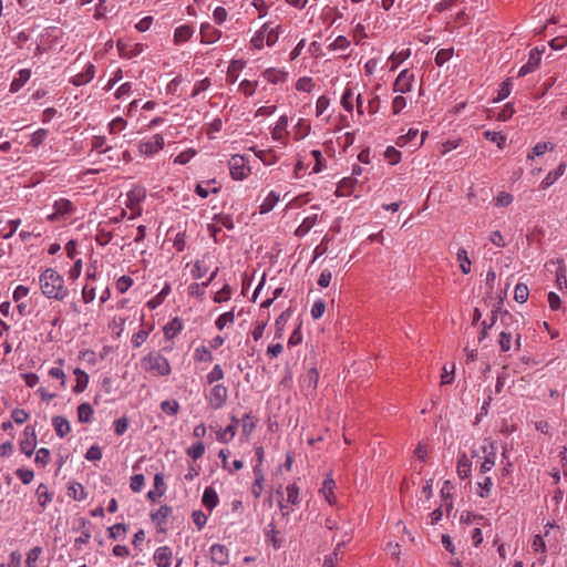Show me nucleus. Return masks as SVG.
<instances>
[{
    "instance_id": "obj_44",
    "label": "nucleus",
    "mask_w": 567,
    "mask_h": 567,
    "mask_svg": "<svg viewBox=\"0 0 567 567\" xmlns=\"http://www.w3.org/2000/svg\"><path fill=\"white\" fill-rule=\"evenodd\" d=\"M267 31V25H261L258 31L255 32L250 40L251 48L256 50H261L264 45L266 44V35L265 32Z\"/></svg>"
},
{
    "instance_id": "obj_54",
    "label": "nucleus",
    "mask_w": 567,
    "mask_h": 567,
    "mask_svg": "<svg viewBox=\"0 0 567 567\" xmlns=\"http://www.w3.org/2000/svg\"><path fill=\"white\" fill-rule=\"evenodd\" d=\"M235 321L234 311H227L221 313L215 321V326L218 330H223L227 324H230Z\"/></svg>"
},
{
    "instance_id": "obj_59",
    "label": "nucleus",
    "mask_w": 567,
    "mask_h": 567,
    "mask_svg": "<svg viewBox=\"0 0 567 567\" xmlns=\"http://www.w3.org/2000/svg\"><path fill=\"white\" fill-rule=\"evenodd\" d=\"M205 453V445L202 441L194 443L187 450V455L192 457L194 461L200 458Z\"/></svg>"
},
{
    "instance_id": "obj_39",
    "label": "nucleus",
    "mask_w": 567,
    "mask_h": 567,
    "mask_svg": "<svg viewBox=\"0 0 567 567\" xmlns=\"http://www.w3.org/2000/svg\"><path fill=\"white\" fill-rule=\"evenodd\" d=\"M419 130L410 128L405 134L400 135L396 140V145L404 147L406 145L413 146V143H417Z\"/></svg>"
},
{
    "instance_id": "obj_18",
    "label": "nucleus",
    "mask_w": 567,
    "mask_h": 567,
    "mask_svg": "<svg viewBox=\"0 0 567 567\" xmlns=\"http://www.w3.org/2000/svg\"><path fill=\"white\" fill-rule=\"evenodd\" d=\"M257 158H259L264 165L271 166L276 164L279 159L278 155L272 148L261 150L257 146H252L249 148Z\"/></svg>"
},
{
    "instance_id": "obj_48",
    "label": "nucleus",
    "mask_w": 567,
    "mask_h": 567,
    "mask_svg": "<svg viewBox=\"0 0 567 567\" xmlns=\"http://www.w3.org/2000/svg\"><path fill=\"white\" fill-rule=\"evenodd\" d=\"M225 377V372L220 364H215L213 369L207 373L206 380L209 384H216L218 381L223 380Z\"/></svg>"
},
{
    "instance_id": "obj_10",
    "label": "nucleus",
    "mask_w": 567,
    "mask_h": 567,
    "mask_svg": "<svg viewBox=\"0 0 567 567\" xmlns=\"http://www.w3.org/2000/svg\"><path fill=\"white\" fill-rule=\"evenodd\" d=\"M413 82H414V74L412 72H410L408 69H404L399 73V75L393 84V91L395 93H401V94L408 93L412 90Z\"/></svg>"
},
{
    "instance_id": "obj_26",
    "label": "nucleus",
    "mask_w": 567,
    "mask_h": 567,
    "mask_svg": "<svg viewBox=\"0 0 567 567\" xmlns=\"http://www.w3.org/2000/svg\"><path fill=\"white\" fill-rule=\"evenodd\" d=\"M202 503L209 512L218 505L219 497L214 487L208 486L204 489Z\"/></svg>"
},
{
    "instance_id": "obj_32",
    "label": "nucleus",
    "mask_w": 567,
    "mask_h": 567,
    "mask_svg": "<svg viewBox=\"0 0 567 567\" xmlns=\"http://www.w3.org/2000/svg\"><path fill=\"white\" fill-rule=\"evenodd\" d=\"M184 328V324L181 319L174 318L169 322H167L164 327L165 338L171 340L174 339Z\"/></svg>"
},
{
    "instance_id": "obj_64",
    "label": "nucleus",
    "mask_w": 567,
    "mask_h": 567,
    "mask_svg": "<svg viewBox=\"0 0 567 567\" xmlns=\"http://www.w3.org/2000/svg\"><path fill=\"white\" fill-rule=\"evenodd\" d=\"M511 92H512V81L506 80L501 84L498 92H497V96L495 97L494 101L501 102V101L505 100L506 97L509 96Z\"/></svg>"
},
{
    "instance_id": "obj_36",
    "label": "nucleus",
    "mask_w": 567,
    "mask_h": 567,
    "mask_svg": "<svg viewBox=\"0 0 567 567\" xmlns=\"http://www.w3.org/2000/svg\"><path fill=\"white\" fill-rule=\"evenodd\" d=\"M74 374L76 377V380H75V385L73 386V392L81 393L86 389V386L89 384V375L86 372H84L80 368H76L74 370Z\"/></svg>"
},
{
    "instance_id": "obj_7",
    "label": "nucleus",
    "mask_w": 567,
    "mask_h": 567,
    "mask_svg": "<svg viewBox=\"0 0 567 567\" xmlns=\"http://www.w3.org/2000/svg\"><path fill=\"white\" fill-rule=\"evenodd\" d=\"M164 137L161 134H155L148 140L140 143L138 151L141 154L151 157L158 153L164 147Z\"/></svg>"
},
{
    "instance_id": "obj_4",
    "label": "nucleus",
    "mask_w": 567,
    "mask_h": 567,
    "mask_svg": "<svg viewBox=\"0 0 567 567\" xmlns=\"http://www.w3.org/2000/svg\"><path fill=\"white\" fill-rule=\"evenodd\" d=\"M227 399L228 389L221 383L214 384L206 394V400L213 410L221 409L225 405Z\"/></svg>"
},
{
    "instance_id": "obj_12",
    "label": "nucleus",
    "mask_w": 567,
    "mask_h": 567,
    "mask_svg": "<svg viewBox=\"0 0 567 567\" xmlns=\"http://www.w3.org/2000/svg\"><path fill=\"white\" fill-rule=\"evenodd\" d=\"M200 42L204 44H213L217 42L221 37V31L216 29L209 22H204L200 24L199 29Z\"/></svg>"
},
{
    "instance_id": "obj_16",
    "label": "nucleus",
    "mask_w": 567,
    "mask_h": 567,
    "mask_svg": "<svg viewBox=\"0 0 567 567\" xmlns=\"http://www.w3.org/2000/svg\"><path fill=\"white\" fill-rule=\"evenodd\" d=\"M95 74V66L92 63H87L84 70L70 80V82L75 86H82L91 82Z\"/></svg>"
},
{
    "instance_id": "obj_47",
    "label": "nucleus",
    "mask_w": 567,
    "mask_h": 567,
    "mask_svg": "<svg viewBox=\"0 0 567 567\" xmlns=\"http://www.w3.org/2000/svg\"><path fill=\"white\" fill-rule=\"evenodd\" d=\"M484 137L489 142L496 143L497 147L501 150L505 147L506 136L501 132L485 131Z\"/></svg>"
},
{
    "instance_id": "obj_30",
    "label": "nucleus",
    "mask_w": 567,
    "mask_h": 567,
    "mask_svg": "<svg viewBox=\"0 0 567 567\" xmlns=\"http://www.w3.org/2000/svg\"><path fill=\"white\" fill-rule=\"evenodd\" d=\"M318 220H319L318 214H312V215L303 218V220L301 221V224L297 227V229L295 231L296 236H298V237L306 236L311 230V228L318 223Z\"/></svg>"
},
{
    "instance_id": "obj_22",
    "label": "nucleus",
    "mask_w": 567,
    "mask_h": 567,
    "mask_svg": "<svg viewBox=\"0 0 567 567\" xmlns=\"http://www.w3.org/2000/svg\"><path fill=\"white\" fill-rule=\"evenodd\" d=\"M288 123H289V120H288L287 115H281L278 118V121L276 122V125L271 130V137L274 141L279 142L281 144H286L285 132L288 127Z\"/></svg>"
},
{
    "instance_id": "obj_13",
    "label": "nucleus",
    "mask_w": 567,
    "mask_h": 567,
    "mask_svg": "<svg viewBox=\"0 0 567 567\" xmlns=\"http://www.w3.org/2000/svg\"><path fill=\"white\" fill-rule=\"evenodd\" d=\"M357 113L363 115L365 112L369 114H375L379 111L380 99L378 95L369 100V105L364 106V100L361 94L355 96Z\"/></svg>"
},
{
    "instance_id": "obj_34",
    "label": "nucleus",
    "mask_w": 567,
    "mask_h": 567,
    "mask_svg": "<svg viewBox=\"0 0 567 567\" xmlns=\"http://www.w3.org/2000/svg\"><path fill=\"white\" fill-rule=\"evenodd\" d=\"M40 507L45 508L53 499V493L49 492L45 484L41 483L35 491Z\"/></svg>"
},
{
    "instance_id": "obj_42",
    "label": "nucleus",
    "mask_w": 567,
    "mask_h": 567,
    "mask_svg": "<svg viewBox=\"0 0 567 567\" xmlns=\"http://www.w3.org/2000/svg\"><path fill=\"white\" fill-rule=\"evenodd\" d=\"M554 145L550 142L537 143L527 155L528 161H533L535 157L544 155L548 151H553Z\"/></svg>"
},
{
    "instance_id": "obj_50",
    "label": "nucleus",
    "mask_w": 567,
    "mask_h": 567,
    "mask_svg": "<svg viewBox=\"0 0 567 567\" xmlns=\"http://www.w3.org/2000/svg\"><path fill=\"white\" fill-rule=\"evenodd\" d=\"M127 528L124 524L117 523L109 528V537L111 539H124Z\"/></svg>"
},
{
    "instance_id": "obj_27",
    "label": "nucleus",
    "mask_w": 567,
    "mask_h": 567,
    "mask_svg": "<svg viewBox=\"0 0 567 567\" xmlns=\"http://www.w3.org/2000/svg\"><path fill=\"white\" fill-rule=\"evenodd\" d=\"M194 32L195 30L190 24L179 25L174 31V42L176 44L185 43L193 37Z\"/></svg>"
},
{
    "instance_id": "obj_21",
    "label": "nucleus",
    "mask_w": 567,
    "mask_h": 567,
    "mask_svg": "<svg viewBox=\"0 0 567 567\" xmlns=\"http://www.w3.org/2000/svg\"><path fill=\"white\" fill-rule=\"evenodd\" d=\"M567 168V164L561 162L554 171H550L545 178L540 182V188L547 189L550 187L558 178H560Z\"/></svg>"
},
{
    "instance_id": "obj_60",
    "label": "nucleus",
    "mask_w": 567,
    "mask_h": 567,
    "mask_svg": "<svg viewBox=\"0 0 567 567\" xmlns=\"http://www.w3.org/2000/svg\"><path fill=\"white\" fill-rule=\"evenodd\" d=\"M350 41L344 35H339L330 43L329 49L331 51H344L350 47Z\"/></svg>"
},
{
    "instance_id": "obj_17",
    "label": "nucleus",
    "mask_w": 567,
    "mask_h": 567,
    "mask_svg": "<svg viewBox=\"0 0 567 567\" xmlns=\"http://www.w3.org/2000/svg\"><path fill=\"white\" fill-rule=\"evenodd\" d=\"M336 487H337V484H336L332 475L328 474L327 477L323 481V484H322V487L320 489V493L322 494L324 499L330 505H336L337 504V497L334 495Z\"/></svg>"
},
{
    "instance_id": "obj_55",
    "label": "nucleus",
    "mask_w": 567,
    "mask_h": 567,
    "mask_svg": "<svg viewBox=\"0 0 567 567\" xmlns=\"http://www.w3.org/2000/svg\"><path fill=\"white\" fill-rule=\"evenodd\" d=\"M194 359L199 362H210L213 354L205 346L197 347L194 351Z\"/></svg>"
},
{
    "instance_id": "obj_29",
    "label": "nucleus",
    "mask_w": 567,
    "mask_h": 567,
    "mask_svg": "<svg viewBox=\"0 0 567 567\" xmlns=\"http://www.w3.org/2000/svg\"><path fill=\"white\" fill-rule=\"evenodd\" d=\"M280 200V194L276 190H270L268 195L265 197L262 203L259 206V213L260 214H268L270 213L277 203Z\"/></svg>"
},
{
    "instance_id": "obj_37",
    "label": "nucleus",
    "mask_w": 567,
    "mask_h": 567,
    "mask_svg": "<svg viewBox=\"0 0 567 567\" xmlns=\"http://www.w3.org/2000/svg\"><path fill=\"white\" fill-rule=\"evenodd\" d=\"M90 524L86 519H81V536L74 539V546L81 550L83 545H86L91 539V530L86 527Z\"/></svg>"
},
{
    "instance_id": "obj_3",
    "label": "nucleus",
    "mask_w": 567,
    "mask_h": 567,
    "mask_svg": "<svg viewBox=\"0 0 567 567\" xmlns=\"http://www.w3.org/2000/svg\"><path fill=\"white\" fill-rule=\"evenodd\" d=\"M301 503L300 488L296 482L286 486V498L279 502L282 516H288Z\"/></svg>"
},
{
    "instance_id": "obj_56",
    "label": "nucleus",
    "mask_w": 567,
    "mask_h": 567,
    "mask_svg": "<svg viewBox=\"0 0 567 567\" xmlns=\"http://www.w3.org/2000/svg\"><path fill=\"white\" fill-rule=\"evenodd\" d=\"M190 272L193 278L200 279L208 272V266L204 260H196Z\"/></svg>"
},
{
    "instance_id": "obj_24",
    "label": "nucleus",
    "mask_w": 567,
    "mask_h": 567,
    "mask_svg": "<svg viewBox=\"0 0 567 567\" xmlns=\"http://www.w3.org/2000/svg\"><path fill=\"white\" fill-rule=\"evenodd\" d=\"M252 471H254L255 481L251 486V494L256 498H259L264 492L265 475H264L261 467H259V465H255Z\"/></svg>"
},
{
    "instance_id": "obj_14",
    "label": "nucleus",
    "mask_w": 567,
    "mask_h": 567,
    "mask_svg": "<svg viewBox=\"0 0 567 567\" xmlns=\"http://www.w3.org/2000/svg\"><path fill=\"white\" fill-rule=\"evenodd\" d=\"M238 423V419L236 416H231V423L225 429H220L216 432L217 441L220 443H229L237 433Z\"/></svg>"
},
{
    "instance_id": "obj_46",
    "label": "nucleus",
    "mask_w": 567,
    "mask_h": 567,
    "mask_svg": "<svg viewBox=\"0 0 567 567\" xmlns=\"http://www.w3.org/2000/svg\"><path fill=\"white\" fill-rule=\"evenodd\" d=\"M457 261L460 264L461 271L464 275L471 271V260L468 259L467 251L464 248H460L456 254Z\"/></svg>"
},
{
    "instance_id": "obj_58",
    "label": "nucleus",
    "mask_w": 567,
    "mask_h": 567,
    "mask_svg": "<svg viewBox=\"0 0 567 567\" xmlns=\"http://www.w3.org/2000/svg\"><path fill=\"white\" fill-rule=\"evenodd\" d=\"M233 290L229 285L225 284L220 290L214 296V301L217 303L226 302L231 298Z\"/></svg>"
},
{
    "instance_id": "obj_1",
    "label": "nucleus",
    "mask_w": 567,
    "mask_h": 567,
    "mask_svg": "<svg viewBox=\"0 0 567 567\" xmlns=\"http://www.w3.org/2000/svg\"><path fill=\"white\" fill-rule=\"evenodd\" d=\"M41 292L48 299L64 300L69 290L64 285V278L53 268H47L39 276Z\"/></svg>"
},
{
    "instance_id": "obj_63",
    "label": "nucleus",
    "mask_w": 567,
    "mask_h": 567,
    "mask_svg": "<svg viewBox=\"0 0 567 567\" xmlns=\"http://www.w3.org/2000/svg\"><path fill=\"white\" fill-rule=\"evenodd\" d=\"M529 290L526 285L518 284L514 290V298L517 302H525L528 299Z\"/></svg>"
},
{
    "instance_id": "obj_25",
    "label": "nucleus",
    "mask_w": 567,
    "mask_h": 567,
    "mask_svg": "<svg viewBox=\"0 0 567 567\" xmlns=\"http://www.w3.org/2000/svg\"><path fill=\"white\" fill-rule=\"evenodd\" d=\"M52 426L55 431V434L61 439L66 436L71 432L70 422L64 416H60V415L53 416L52 417Z\"/></svg>"
},
{
    "instance_id": "obj_5",
    "label": "nucleus",
    "mask_w": 567,
    "mask_h": 567,
    "mask_svg": "<svg viewBox=\"0 0 567 567\" xmlns=\"http://www.w3.org/2000/svg\"><path fill=\"white\" fill-rule=\"evenodd\" d=\"M74 206L71 200L66 198H60L53 204V212L47 216L48 220H64L71 216L74 212Z\"/></svg>"
},
{
    "instance_id": "obj_41",
    "label": "nucleus",
    "mask_w": 567,
    "mask_h": 567,
    "mask_svg": "<svg viewBox=\"0 0 567 567\" xmlns=\"http://www.w3.org/2000/svg\"><path fill=\"white\" fill-rule=\"evenodd\" d=\"M262 25H267V31L265 32V35H266V44L268 47H272L276 44V42L278 41L279 39V34H280V27L279 25H274L272 23L270 22H266L264 23Z\"/></svg>"
},
{
    "instance_id": "obj_53",
    "label": "nucleus",
    "mask_w": 567,
    "mask_h": 567,
    "mask_svg": "<svg viewBox=\"0 0 567 567\" xmlns=\"http://www.w3.org/2000/svg\"><path fill=\"white\" fill-rule=\"evenodd\" d=\"M352 100H353V90L350 85H348L343 93H342V96H341V105L343 106V109L347 111V112H352L353 111V104H352Z\"/></svg>"
},
{
    "instance_id": "obj_15",
    "label": "nucleus",
    "mask_w": 567,
    "mask_h": 567,
    "mask_svg": "<svg viewBox=\"0 0 567 567\" xmlns=\"http://www.w3.org/2000/svg\"><path fill=\"white\" fill-rule=\"evenodd\" d=\"M209 553L214 563L220 566L228 564L229 550L225 545L214 544L210 546Z\"/></svg>"
},
{
    "instance_id": "obj_51",
    "label": "nucleus",
    "mask_w": 567,
    "mask_h": 567,
    "mask_svg": "<svg viewBox=\"0 0 567 567\" xmlns=\"http://www.w3.org/2000/svg\"><path fill=\"white\" fill-rule=\"evenodd\" d=\"M171 292V286L168 284H165V286L162 288V290L147 302V306L151 309H155L158 305L163 302V300L168 296Z\"/></svg>"
},
{
    "instance_id": "obj_33",
    "label": "nucleus",
    "mask_w": 567,
    "mask_h": 567,
    "mask_svg": "<svg viewBox=\"0 0 567 567\" xmlns=\"http://www.w3.org/2000/svg\"><path fill=\"white\" fill-rule=\"evenodd\" d=\"M31 78V71L29 69H22L18 72V75L13 79L10 84L11 92H18Z\"/></svg>"
},
{
    "instance_id": "obj_23",
    "label": "nucleus",
    "mask_w": 567,
    "mask_h": 567,
    "mask_svg": "<svg viewBox=\"0 0 567 567\" xmlns=\"http://www.w3.org/2000/svg\"><path fill=\"white\" fill-rule=\"evenodd\" d=\"M165 491L164 475L162 473H156L154 476V489L147 493L148 499L156 501L165 494Z\"/></svg>"
},
{
    "instance_id": "obj_52",
    "label": "nucleus",
    "mask_w": 567,
    "mask_h": 567,
    "mask_svg": "<svg viewBox=\"0 0 567 567\" xmlns=\"http://www.w3.org/2000/svg\"><path fill=\"white\" fill-rule=\"evenodd\" d=\"M241 427H243V436L246 437V440L249 439L250 434L256 427V423L252 421V417L249 413H246L241 419Z\"/></svg>"
},
{
    "instance_id": "obj_38",
    "label": "nucleus",
    "mask_w": 567,
    "mask_h": 567,
    "mask_svg": "<svg viewBox=\"0 0 567 567\" xmlns=\"http://www.w3.org/2000/svg\"><path fill=\"white\" fill-rule=\"evenodd\" d=\"M94 410L90 403H82L78 406V420L80 423H91Z\"/></svg>"
},
{
    "instance_id": "obj_31",
    "label": "nucleus",
    "mask_w": 567,
    "mask_h": 567,
    "mask_svg": "<svg viewBox=\"0 0 567 567\" xmlns=\"http://www.w3.org/2000/svg\"><path fill=\"white\" fill-rule=\"evenodd\" d=\"M456 472L460 478L464 480L471 475L472 462L465 453L461 454L457 460Z\"/></svg>"
},
{
    "instance_id": "obj_45",
    "label": "nucleus",
    "mask_w": 567,
    "mask_h": 567,
    "mask_svg": "<svg viewBox=\"0 0 567 567\" xmlns=\"http://www.w3.org/2000/svg\"><path fill=\"white\" fill-rule=\"evenodd\" d=\"M493 487V481L489 476H485L482 481L477 482V494L482 498L489 496Z\"/></svg>"
},
{
    "instance_id": "obj_40",
    "label": "nucleus",
    "mask_w": 567,
    "mask_h": 567,
    "mask_svg": "<svg viewBox=\"0 0 567 567\" xmlns=\"http://www.w3.org/2000/svg\"><path fill=\"white\" fill-rule=\"evenodd\" d=\"M264 78L268 82L277 84L286 81L287 72L275 68H270L264 72Z\"/></svg>"
},
{
    "instance_id": "obj_11",
    "label": "nucleus",
    "mask_w": 567,
    "mask_h": 567,
    "mask_svg": "<svg viewBox=\"0 0 567 567\" xmlns=\"http://www.w3.org/2000/svg\"><path fill=\"white\" fill-rule=\"evenodd\" d=\"M484 454V461L480 466V473L485 474L489 472L496 462L497 447L493 442H489L487 445L482 447Z\"/></svg>"
},
{
    "instance_id": "obj_19",
    "label": "nucleus",
    "mask_w": 567,
    "mask_h": 567,
    "mask_svg": "<svg viewBox=\"0 0 567 567\" xmlns=\"http://www.w3.org/2000/svg\"><path fill=\"white\" fill-rule=\"evenodd\" d=\"M266 540L272 546L275 550H278L284 545V538L276 528L274 523H269L265 528Z\"/></svg>"
},
{
    "instance_id": "obj_20",
    "label": "nucleus",
    "mask_w": 567,
    "mask_h": 567,
    "mask_svg": "<svg viewBox=\"0 0 567 567\" xmlns=\"http://www.w3.org/2000/svg\"><path fill=\"white\" fill-rule=\"evenodd\" d=\"M172 557V549L168 546L158 547L153 555L154 563L157 567H169Z\"/></svg>"
},
{
    "instance_id": "obj_43",
    "label": "nucleus",
    "mask_w": 567,
    "mask_h": 567,
    "mask_svg": "<svg viewBox=\"0 0 567 567\" xmlns=\"http://www.w3.org/2000/svg\"><path fill=\"white\" fill-rule=\"evenodd\" d=\"M344 542H339L331 554L324 557L322 567H336L339 560V555L341 554V549L344 546Z\"/></svg>"
},
{
    "instance_id": "obj_57",
    "label": "nucleus",
    "mask_w": 567,
    "mask_h": 567,
    "mask_svg": "<svg viewBox=\"0 0 567 567\" xmlns=\"http://www.w3.org/2000/svg\"><path fill=\"white\" fill-rule=\"evenodd\" d=\"M48 130L39 128L30 136V144L32 147L38 148L47 138Z\"/></svg>"
},
{
    "instance_id": "obj_28",
    "label": "nucleus",
    "mask_w": 567,
    "mask_h": 567,
    "mask_svg": "<svg viewBox=\"0 0 567 567\" xmlns=\"http://www.w3.org/2000/svg\"><path fill=\"white\" fill-rule=\"evenodd\" d=\"M117 48L120 50V53L122 56H125L127 59H132L135 56H138L144 51V44L142 43H135L132 47H127L124 44L121 40L117 42Z\"/></svg>"
},
{
    "instance_id": "obj_9",
    "label": "nucleus",
    "mask_w": 567,
    "mask_h": 567,
    "mask_svg": "<svg viewBox=\"0 0 567 567\" xmlns=\"http://www.w3.org/2000/svg\"><path fill=\"white\" fill-rule=\"evenodd\" d=\"M319 381V372L316 367L310 368L305 375L301 378V391L306 396L313 395L316 393Z\"/></svg>"
},
{
    "instance_id": "obj_2",
    "label": "nucleus",
    "mask_w": 567,
    "mask_h": 567,
    "mask_svg": "<svg viewBox=\"0 0 567 567\" xmlns=\"http://www.w3.org/2000/svg\"><path fill=\"white\" fill-rule=\"evenodd\" d=\"M142 364L145 370L159 377L169 375L172 371L168 360L157 352H151L144 357Z\"/></svg>"
},
{
    "instance_id": "obj_49",
    "label": "nucleus",
    "mask_w": 567,
    "mask_h": 567,
    "mask_svg": "<svg viewBox=\"0 0 567 567\" xmlns=\"http://www.w3.org/2000/svg\"><path fill=\"white\" fill-rule=\"evenodd\" d=\"M215 183V181H208L206 183H199L196 185V188H195V193L200 196L202 198H206L208 197V195L210 193H217L218 192V188L217 187H213L210 188V185Z\"/></svg>"
},
{
    "instance_id": "obj_35",
    "label": "nucleus",
    "mask_w": 567,
    "mask_h": 567,
    "mask_svg": "<svg viewBox=\"0 0 567 567\" xmlns=\"http://www.w3.org/2000/svg\"><path fill=\"white\" fill-rule=\"evenodd\" d=\"M173 513L172 507L162 505L159 508L151 514V518L154 523L162 526L166 523L168 516Z\"/></svg>"
},
{
    "instance_id": "obj_61",
    "label": "nucleus",
    "mask_w": 567,
    "mask_h": 567,
    "mask_svg": "<svg viewBox=\"0 0 567 567\" xmlns=\"http://www.w3.org/2000/svg\"><path fill=\"white\" fill-rule=\"evenodd\" d=\"M161 410L168 415H176L179 411V404L175 400H166L161 403Z\"/></svg>"
},
{
    "instance_id": "obj_6",
    "label": "nucleus",
    "mask_w": 567,
    "mask_h": 567,
    "mask_svg": "<svg viewBox=\"0 0 567 567\" xmlns=\"http://www.w3.org/2000/svg\"><path fill=\"white\" fill-rule=\"evenodd\" d=\"M229 173L233 179L243 181L249 174V167L241 155H234L228 162Z\"/></svg>"
},
{
    "instance_id": "obj_62",
    "label": "nucleus",
    "mask_w": 567,
    "mask_h": 567,
    "mask_svg": "<svg viewBox=\"0 0 567 567\" xmlns=\"http://www.w3.org/2000/svg\"><path fill=\"white\" fill-rule=\"evenodd\" d=\"M50 458H51L50 451L45 447H41L35 453L34 462L38 465L44 467L50 462Z\"/></svg>"
},
{
    "instance_id": "obj_8",
    "label": "nucleus",
    "mask_w": 567,
    "mask_h": 567,
    "mask_svg": "<svg viewBox=\"0 0 567 567\" xmlns=\"http://www.w3.org/2000/svg\"><path fill=\"white\" fill-rule=\"evenodd\" d=\"M37 446V434L35 429L32 425H27L22 433V439L20 441V451L27 455L31 456Z\"/></svg>"
}]
</instances>
